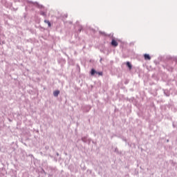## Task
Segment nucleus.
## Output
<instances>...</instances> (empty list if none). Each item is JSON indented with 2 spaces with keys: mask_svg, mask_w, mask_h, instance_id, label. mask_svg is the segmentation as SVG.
I'll return each mask as SVG.
<instances>
[{
  "mask_svg": "<svg viewBox=\"0 0 177 177\" xmlns=\"http://www.w3.org/2000/svg\"><path fill=\"white\" fill-rule=\"evenodd\" d=\"M127 67H129V68L130 70L132 68V65L131 64V63L129 62H127Z\"/></svg>",
  "mask_w": 177,
  "mask_h": 177,
  "instance_id": "obj_5",
  "label": "nucleus"
},
{
  "mask_svg": "<svg viewBox=\"0 0 177 177\" xmlns=\"http://www.w3.org/2000/svg\"><path fill=\"white\" fill-rule=\"evenodd\" d=\"M45 23H46V24H48V27H52V24H50V22L49 21H46Z\"/></svg>",
  "mask_w": 177,
  "mask_h": 177,
  "instance_id": "obj_6",
  "label": "nucleus"
},
{
  "mask_svg": "<svg viewBox=\"0 0 177 177\" xmlns=\"http://www.w3.org/2000/svg\"><path fill=\"white\" fill-rule=\"evenodd\" d=\"M111 46H118V42H117V41L113 39L111 41Z\"/></svg>",
  "mask_w": 177,
  "mask_h": 177,
  "instance_id": "obj_3",
  "label": "nucleus"
},
{
  "mask_svg": "<svg viewBox=\"0 0 177 177\" xmlns=\"http://www.w3.org/2000/svg\"><path fill=\"white\" fill-rule=\"evenodd\" d=\"M59 93H60V91L57 90V91H55L53 92V95H54L55 97H57L59 96Z\"/></svg>",
  "mask_w": 177,
  "mask_h": 177,
  "instance_id": "obj_4",
  "label": "nucleus"
},
{
  "mask_svg": "<svg viewBox=\"0 0 177 177\" xmlns=\"http://www.w3.org/2000/svg\"><path fill=\"white\" fill-rule=\"evenodd\" d=\"M91 75H95V74H97L98 75H103V72H97L95 69H91Z\"/></svg>",
  "mask_w": 177,
  "mask_h": 177,
  "instance_id": "obj_1",
  "label": "nucleus"
},
{
  "mask_svg": "<svg viewBox=\"0 0 177 177\" xmlns=\"http://www.w3.org/2000/svg\"><path fill=\"white\" fill-rule=\"evenodd\" d=\"M144 58H145V60H151V57H150V55L149 54H145Z\"/></svg>",
  "mask_w": 177,
  "mask_h": 177,
  "instance_id": "obj_2",
  "label": "nucleus"
}]
</instances>
